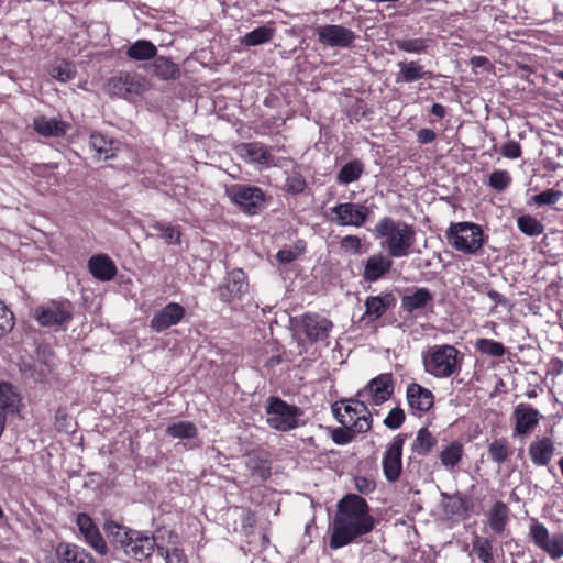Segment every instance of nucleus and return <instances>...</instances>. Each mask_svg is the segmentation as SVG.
Segmentation results:
<instances>
[{
    "instance_id": "obj_53",
    "label": "nucleus",
    "mask_w": 563,
    "mask_h": 563,
    "mask_svg": "<svg viewBox=\"0 0 563 563\" xmlns=\"http://www.w3.org/2000/svg\"><path fill=\"white\" fill-rule=\"evenodd\" d=\"M306 181L299 174H291L286 178L284 189L288 194L297 195L305 190Z\"/></svg>"
},
{
    "instance_id": "obj_14",
    "label": "nucleus",
    "mask_w": 563,
    "mask_h": 563,
    "mask_svg": "<svg viewBox=\"0 0 563 563\" xmlns=\"http://www.w3.org/2000/svg\"><path fill=\"white\" fill-rule=\"evenodd\" d=\"M394 393L391 374H380L371 379L368 384L356 394L357 398L365 399L368 404L379 406L387 401Z\"/></svg>"
},
{
    "instance_id": "obj_55",
    "label": "nucleus",
    "mask_w": 563,
    "mask_h": 563,
    "mask_svg": "<svg viewBox=\"0 0 563 563\" xmlns=\"http://www.w3.org/2000/svg\"><path fill=\"white\" fill-rule=\"evenodd\" d=\"M562 197V192L554 189H547L533 197V201L538 206L554 205Z\"/></svg>"
},
{
    "instance_id": "obj_48",
    "label": "nucleus",
    "mask_w": 563,
    "mask_h": 563,
    "mask_svg": "<svg viewBox=\"0 0 563 563\" xmlns=\"http://www.w3.org/2000/svg\"><path fill=\"white\" fill-rule=\"evenodd\" d=\"M488 455L492 461L500 464L508 457V448L505 439L493 441L488 448Z\"/></svg>"
},
{
    "instance_id": "obj_32",
    "label": "nucleus",
    "mask_w": 563,
    "mask_h": 563,
    "mask_svg": "<svg viewBox=\"0 0 563 563\" xmlns=\"http://www.w3.org/2000/svg\"><path fill=\"white\" fill-rule=\"evenodd\" d=\"M150 67L162 80L175 79L179 74L178 66L165 56L156 57Z\"/></svg>"
},
{
    "instance_id": "obj_30",
    "label": "nucleus",
    "mask_w": 563,
    "mask_h": 563,
    "mask_svg": "<svg viewBox=\"0 0 563 563\" xmlns=\"http://www.w3.org/2000/svg\"><path fill=\"white\" fill-rule=\"evenodd\" d=\"M394 44L398 49L405 53L422 55L428 53V49L431 47L432 40L424 37H405L395 40Z\"/></svg>"
},
{
    "instance_id": "obj_5",
    "label": "nucleus",
    "mask_w": 563,
    "mask_h": 563,
    "mask_svg": "<svg viewBox=\"0 0 563 563\" xmlns=\"http://www.w3.org/2000/svg\"><path fill=\"white\" fill-rule=\"evenodd\" d=\"M445 236L454 250L467 255L476 254L484 245L483 229L473 222L451 223Z\"/></svg>"
},
{
    "instance_id": "obj_58",
    "label": "nucleus",
    "mask_w": 563,
    "mask_h": 563,
    "mask_svg": "<svg viewBox=\"0 0 563 563\" xmlns=\"http://www.w3.org/2000/svg\"><path fill=\"white\" fill-rule=\"evenodd\" d=\"M354 482L356 489L362 494H368L375 489V483L366 477L357 476Z\"/></svg>"
},
{
    "instance_id": "obj_15",
    "label": "nucleus",
    "mask_w": 563,
    "mask_h": 563,
    "mask_svg": "<svg viewBox=\"0 0 563 563\" xmlns=\"http://www.w3.org/2000/svg\"><path fill=\"white\" fill-rule=\"evenodd\" d=\"M249 289L246 276L242 269H233L218 286V295L221 301L232 303L240 300Z\"/></svg>"
},
{
    "instance_id": "obj_44",
    "label": "nucleus",
    "mask_w": 563,
    "mask_h": 563,
    "mask_svg": "<svg viewBox=\"0 0 563 563\" xmlns=\"http://www.w3.org/2000/svg\"><path fill=\"white\" fill-rule=\"evenodd\" d=\"M363 165L358 161L349 162L339 172L336 179L341 184H350L360 178Z\"/></svg>"
},
{
    "instance_id": "obj_49",
    "label": "nucleus",
    "mask_w": 563,
    "mask_h": 563,
    "mask_svg": "<svg viewBox=\"0 0 563 563\" xmlns=\"http://www.w3.org/2000/svg\"><path fill=\"white\" fill-rule=\"evenodd\" d=\"M350 426V428L346 426L345 428H336L332 431L331 439L335 444L345 445L353 441L356 433H360L354 430L353 424Z\"/></svg>"
},
{
    "instance_id": "obj_29",
    "label": "nucleus",
    "mask_w": 563,
    "mask_h": 563,
    "mask_svg": "<svg viewBox=\"0 0 563 563\" xmlns=\"http://www.w3.org/2000/svg\"><path fill=\"white\" fill-rule=\"evenodd\" d=\"M433 300V296L427 288H418L412 294L405 295L401 298V308L404 311L412 313L416 310L426 308Z\"/></svg>"
},
{
    "instance_id": "obj_27",
    "label": "nucleus",
    "mask_w": 563,
    "mask_h": 563,
    "mask_svg": "<svg viewBox=\"0 0 563 563\" xmlns=\"http://www.w3.org/2000/svg\"><path fill=\"white\" fill-rule=\"evenodd\" d=\"M57 554L62 563H99L91 553L71 543H60L57 547Z\"/></svg>"
},
{
    "instance_id": "obj_7",
    "label": "nucleus",
    "mask_w": 563,
    "mask_h": 563,
    "mask_svg": "<svg viewBox=\"0 0 563 563\" xmlns=\"http://www.w3.org/2000/svg\"><path fill=\"white\" fill-rule=\"evenodd\" d=\"M33 317L40 325L58 329L73 318V305L69 300H51L33 310Z\"/></svg>"
},
{
    "instance_id": "obj_56",
    "label": "nucleus",
    "mask_w": 563,
    "mask_h": 563,
    "mask_svg": "<svg viewBox=\"0 0 563 563\" xmlns=\"http://www.w3.org/2000/svg\"><path fill=\"white\" fill-rule=\"evenodd\" d=\"M157 552L165 556L166 563H187V558L183 550L174 548L172 551L166 550L164 547L158 545Z\"/></svg>"
},
{
    "instance_id": "obj_33",
    "label": "nucleus",
    "mask_w": 563,
    "mask_h": 563,
    "mask_svg": "<svg viewBox=\"0 0 563 563\" xmlns=\"http://www.w3.org/2000/svg\"><path fill=\"white\" fill-rule=\"evenodd\" d=\"M113 143H85L82 152L88 154V158L99 163L112 158L114 154Z\"/></svg>"
},
{
    "instance_id": "obj_17",
    "label": "nucleus",
    "mask_w": 563,
    "mask_h": 563,
    "mask_svg": "<svg viewBox=\"0 0 563 563\" xmlns=\"http://www.w3.org/2000/svg\"><path fill=\"white\" fill-rule=\"evenodd\" d=\"M76 525L85 542L99 555H106L109 551L108 544L103 539L98 526L86 512L77 515Z\"/></svg>"
},
{
    "instance_id": "obj_3",
    "label": "nucleus",
    "mask_w": 563,
    "mask_h": 563,
    "mask_svg": "<svg viewBox=\"0 0 563 563\" xmlns=\"http://www.w3.org/2000/svg\"><path fill=\"white\" fill-rule=\"evenodd\" d=\"M373 235L380 240V247L395 258L408 256L416 243L415 228L391 217L379 219L373 229Z\"/></svg>"
},
{
    "instance_id": "obj_24",
    "label": "nucleus",
    "mask_w": 563,
    "mask_h": 563,
    "mask_svg": "<svg viewBox=\"0 0 563 563\" xmlns=\"http://www.w3.org/2000/svg\"><path fill=\"white\" fill-rule=\"evenodd\" d=\"M90 274L101 282H109L117 275V267L106 254H98L88 261Z\"/></svg>"
},
{
    "instance_id": "obj_35",
    "label": "nucleus",
    "mask_w": 563,
    "mask_h": 563,
    "mask_svg": "<svg viewBox=\"0 0 563 563\" xmlns=\"http://www.w3.org/2000/svg\"><path fill=\"white\" fill-rule=\"evenodd\" d=\"M508 508L503 501H496L490 511L488 523L490 529L496 533H501L507 522Z\"/></svg>"
},
{
    "instance_id": "obj_22",
    "label": "nucleus",
    "mask_w": 563,
    "mask_h": 563,
    "mask_svg": "<svg viewBox=\"0 0 563 563\" xmlns=\"http://www.w3.org/2000/svg\"><path fill=\"white\" fill-rule=\"evenodd\" d=\"M22 396L19 389L8 382H0V411L7 415L20 412Z\"/></svg>"
},
{
    "instance_id": "obj_63",
    "label": "nucleus",
    "mask_w": 563,
    "mask_h": 563,
    "mask_svg": "<svg viewBox=\"0 0 563 563\" xmlns=\"http://www.w3.org/2000/svg\"><path fill=\"white\" fill-rule=\"evenodd\" d=\"M445 112V108L440 103H434L431 108V113L438 118H443Z\"/></svg>"
},
{
    "instance_id": "obj_23",
    "label": "nucleus",
    "mask_w": 563,
    "mask_h": 563,
    "mask_svg": "<svg viewBox=\"0 0 563 563\" xmlns=\"http://www.w3.org/2000/svg\"><path fill=\"white\" fill-rule=\"evenodd\" d=\"M433 394L420 386L417 383H411L407 387V400L409 407L412 410H418L421 412L428 411L433 406Z\"/></svg>"
},
{
    "instance_id": "obj_38",
    "label": "nucleus",
    "mask_w": 563,
    "mask_h": 563,
    "mask_svg": "<svg viewBox=\"0 0 563 563\" xmlns=\"http://www.w3.org/2000/svg\"><path fill=\"white\" fill-rule=\"evenodd\" d=\"M274 36V30L268 26H258L246 33L241 43L245 46H256L269 42Z\"/></svg>"
},
{
    "instance_id": "obj_16",
    "label": "nucleus",
    "mask_w": 563,
    "mask_h": 563,
    "mask_svg": "<svg viewBox=\"0 0 563 563\" xmlns=\"http://www.w3.org/2000/svg\"><path fill=\"white\" fill-rule=\"evenodd\" d=\"M407 435L398 434L396 435L391 443L388 445L386 452L383 456V472L386 479L390 483L396 482L402 471V448L405 444Z\"/></svg>"
},
{
    "instance_id": "obj_34",
    "label": "nucleus",
    "mask_w": 563,
    "mask_h": 563,
    "mask_svg": "<svg viewBox=\"0 0 563 563\" xmlns=\"http://www.w3.org/2000/svg\"><path fill=\"white\" fill-rule=\"evenodd\" d=\"M240 153L254 163L269 164L273 162L272 154L260 146V143H242L240 146Z\"/></svg>"
},
{
    "instance_id": "obj_31",
    "label": "nucleus",
    "mask_w": 563,
    "mask_h": 563,
    "mask_svg": "<svg viewBox=\"0 0 563 563\" xmlns=\"http://www.w3.org/2000/svg\"><path fill=\"white\" fill-rule=\"evenodd\" d=\"M156 46L147 40H139L129 46L126 55L133 60H150L156 56Z\"/></svg>"
},
{
    "instance_id": "obj_13",
    "label": "nucleus",
    "mask_w": 563,
    "mask_h": 563,
    "mask_svg": "<svg viewBox=\"0 0 563 563\" xmlns=\"http://www.w3.org/2000/svg\"><path fill=\"white\" fill-rule=\"evenodd\" d=\"M320 44L330 47L347 48L353 45L356 34L340 24H323L314 29Z\"/></svg>"
},
{
    "instance_id": "obj_46",
    "label": "nucleus",
    "mask_w": 563,
    "mask_h": 563,
    "mask_svg": "<svg viewBox=\"0 0 563 563\" xmlns=\"http://www.w3.org/2000/svg\"><path fill=\"white\" fill-rule=\"evenodd\" d=\"M75 75V67L68 62H62L51 69V76L60 82H67L71 80Z\"/></svg>"
},
{
    "instance_id": "obj_28",
    "label": "nucleus",
    "mask_w": 563,
    "mask_h": 563,
    "mask_svg": "<svg viewBox=\"0 0 563 563\" xmlns=\"http://www.w3.org/2000/svg\"><path fill=\"white\" fill-rule=\"evenodd\" d=\"M395 297L388 292L380 296H369L365 301V314L375 321L380 318L389 308L395 306Z\"/></svg>"
},
{
    "instance_id": "obj_39",
    "label": "nucleus",
    "mask_w": 563,
    "mask_h": 563,
    "mask_svg": "<svg viewBox=\"0 0 563 563\" xmlns=\"http://www.w3.org/2000/svg\"><path fill=\"white\" fill-rule=\"evenodd\" d=\"M437 444L435 438L427 428H421L412 443V451L418 455H426Z\"/></svg>"
},
{
    "instance_id": "obj_11",
    "label": "nucleus",
    "mask_w": 563,
    "mask_h": 563,
    "mask_svg": "<svg viewBox=\"0 0 563 563\" xmlns=\"http://www.w3.org/2000/svg\"><path fill=\"white\" fill-rule=\"evenodd\" d=\"M295 322L311 343L325 340L333 328L332 321L313 312L296 318Z\"/></svg>"
},
{
    "instance_id": "obj_42",
    "label": "nucleus",
    "mask_w": 563,
    "mask_h": 563,
    "mask_svg": "<svg viewBox=\"0 0 563 563\" xmlns=\"http://www.w3.org/2000/svg\"><path fill=\"white\" fill-rule=\"evenodd\" d=\"M475 349L483 355L501 357L506 353V347L497 341L492 339H477L475 342Z\"/></svg>"
},
{
    "instance_id": "obj_37",
    "label": "nucleus",
    "mask_w": 563,
    "mask_h": 563,
    "mask_svg": "<svg viewBox=\"0 0 563 563\" xmlns=\"http://www.w3.org/2000/svg\"><path fill=\"white\" fill-rule=\"evenodd\" d=\"M462 455L463 446L455 441L441 451L440 461L445 468L453 470L460 463Z\"/></svg>"
},
{
    "instance_id": "obj_50",
    "label": "nucleus",
    "mask_w": 563,
    "mask_h": 563,
    "mask_svg": "<svg viewBox=\"0 0 563 563\" xmlns=\"http://www.w3.org/2000/svg\"><path fill=\"white\" fill-rule=\"evenodd\" d=\"M13 328V313L8 309V307L2 301H0V339L3 338L9 332H11Z\"/></svg>"
},
{
    "instance_id": "obj_21",
    "label": "nucleus",
    "mask_w": 563,
    "mask_h": 563,
    "mask_svg": "<svg viewBox=\"0 0 563 563\" xmlns=\"http://www.w3.org/2000/svg\"><path fill=\"white\" fill-rule=\"evenodd\" d=\"M554 451L555 446L553 441L548 437H543L536 438L529 444L528 454L534 465L547 466L551 462Z\"/></svg>"
},
{
    "instance_id": "obj_36",
    "label": "nucleus",
    "mask_w": 563,
    "mask_h": 563,
    "mask_svg": "<svg viewBox=\"0 0 563 563\" xmlns=\"http://www.w3.org/2000/svg\"><path fill=\"white\" fill-rule=\"evenodd\" d=\"M245 466L250 474L260 481H265L271 475V465L267 460H263L257 455H249Z\"/></svg>"
},
{
    "instance_id": "obj_64",
    "label": "nucleus",
    "mask_w": 563,
    "mask_h": 563,
    "mask_svg": "<svg viewBox=\"0 0 563 563\" xmlns=\"http://www.w3.org/2000/svg\"><path fill=\"white\" fill-rule=\"evenodd\" d=\"M471 62L474 66L479 67V66H483L487 62V58L484 56H475L472 58Z\"/></svg>"
},
{
    "instance_id": "obj_57",
    "label": "nucleus",
    "mask_w": 563,
    "mask_h": 563,
    "mask_svg": "<svg viewBox=\"0 0 563 563\" xmlns=\"http://www.w3.org/2000/svg\"><path fill=\"white\" fill-rule=\"evenodd\" d=\"M129 84V77H118L112 78L109 82L111 90L113 93L119 96H124L126 92L130 91L129 88H125V91L123 92L122 89Z\"/></svg>"
},
{
    "instance_id": "obj_25",
    "label": "nucleus",
    "mask_w": 563,
    "mask_h": 563,
    "mask_svg": "<svg viewBox=\"0 0 563 563\" xmlns=\"http://www.w3.org/2000/svg\"><path fill=\"white\" fill-rule=\"evenodd\" d=\"M68 124L57 118L37 117L33 121L34 130L44 137H60L68 130Z\"/></svg>"
},
{
    "instance_id": "obj_43",
    "label": "nucleus",
    "mask_w": 563,
    "mask_h": 563,
    "mask_svg": "<svg viewBox=\"0 0 563 563\" xmlns=\"http://www.w3.org/2000/svg\"><path fill=\"white\" fill-rule=\"evenodd\" d=\"M166 433L172 438L192 439L197 435V428L190 421H179L168 426Z\"/></svg>"
},
{
    "instance_id": "obj_8",
    "label": "nucleus",
    "mask_w": 563,
    "mask_h": 563,
    "mask_svg": "<svg viewBox=\"0 0 563 563\" xmlns=\"http://www.w3.org/2000/svg\"><path fill=\"white\" fill-rule=\"evenodd\" d=\"M329 219L340 227H363L371 216V209L360 202H340L329 209Z\"/></svg>"
},
{
    "instance_id": "obj_2",
    "label": "nucleus",
    "mask_w": 563,
    "mask_h": 563,
    "mask_svg": "<svg viewBox=\"0 0 563 563\" xmlns=\"http://www.w3.org/2000/svg\"><path fill=\"white\" fill-rule=\"evenodd\" d=\"M103 530L113 547L123 554L136 561L148 559L157 550L156 539L146 531L131 529L113 520H106Z\"/></svg>"
},
{
    "instance_id": "obj_19",
    "label": "nucleus",
    "mask_w": 563,
    "mask_h": 563,
    "mask_svg": "<svg viewBox=\"0 0 563 563\" xmlns=\"http://www.w3.org/2000/svg\"><path fill=\"white\" fill-rule=\"evenodd\" d=\"M542 415L539 410L528 404H519L515 407L511 419L515 422L514 434H529L541 420Z\"/></svg>"
},
{
    "instance_id": "obj_60",
    "label": "nucleus",
    "mask_w": 563,
    "mask_h": 563,
    "mask_svg": "<svg viewBox=\"0 0 563 563\" xmlns=\"http://www.w3.org/2000/svg\"><path fill=\"white\" fill-rule=\"evenodd\" d=\"M276 258L282 264H288L297 258V253L290 249H284L278 251Z\"/></svg>"
},
{
    "instance_id": "obj_18",
    "label": "nucleus",
    "mask_w": 563,
    "mask_h": 563,
    "mask_svg": "<svg viewBox=\"0 0 563 563\" xmlns=\"http://www.w3.org/2000/svg\"><path fill=\"white\" fill-rule=\"evenodd\" d=\"M185 313L186 310L181 305L170 302L153 314L150 327L155 332H163L178 324L184 319Z\"/></svg>"
},
{
    "instance_id": "obj_41",
    "label": "nucleus",
    "mask_w": 563,
    "mask_h": 563,
    "mask_svg": "<svg viewBox=\"0 0 563 563\" xmlns=\"http://www.w3.org/2000/svg\"><path fill=\"white\" fill-rule=\"evenodd\" d=\"M518 229L528 236H538L543 233L544 225L534 217L525 214L517 219Z\"/></svg>"
},
{
    "instance_id": "obj_9",
    "label": "nucleus",
    "mask_w": 563,
    "mask_h": 563,
    "mask_svg": "<svg viewBox=\"0 0 563 563\" xmlns=\"http://www.w3.org/2000/svg\"><path fill=\"white\" fill-rule=\"evenodd\" d=\"M365 399H350L344 406V413L340 408H333L338 421L344 427L353 424L354 430L367 432L372 428V417L367 409Z\"/></svg>"
},
{
    "instance_id": "obj_52",
    "label": "nucleus",
    "mask_w": 563,
    "mask_h": 563,
    "mask_svg": "<svg viewBox=\"0 0 563 563\" xmlns=\"http://www.w3.org/2000/svg\"><path fill=\"white\" fill-rule=\"evenodd\" d=\"M153 228L163 233L162 238L165 239L167 243H180V231L176 227L166 225L163 223H155Z\"/></svg>"
},
{
    "instance_id": "obj_12",
    "label": "nucleus",
    "mask_w": 563,
    "mask_h": 563,
    "mask_svg": "<svg viewBox=\"0 0 563 563\" xmlns=\"http://www.w3.org/2000/svg\"><path fill=\"white\" fill-rule=\"evenodd\" d=\"M232 201L247 214H257L264 207L265 194L258 187L236 185L231 189Z\"/></svg>"
},
{
    "instance_id": "obj_40",
    "label": "nucleus",
    "mask_w": 563,
    "mask_h": 563,
    "mask_svg": "<svg viewBox=\"0 0 563 563\" xmlns=\"http://www.w3.org/2000/svg\"><path fill=\"white\" fill-rule=\"evenodd\" d=\"M472 549L483 563H494L493 544L487 538L475 537L472 541Z\"/></svg>"
},
{
    "instance_id": "obj_10",
    "label": "nucleus",
    "mask_w": 563,
    "mask_h": 563,
    "mask_svg": "<svg viewBox=\"0 0 563 563\" xmlns=\"http://www.w3.org/2000/svg\"><path fill=\"white\" fill-rule=\"evenodd\" d=\"M529 536L532 542L552 560L563 558V532L551 534L543 523L534 521L529 527Z\"/></svg>"
},
{
    "instance_id": "obj_1",
    "label": "nucleus",
    "mask_w": 563,
    "mask_h": 563,
    "mask_svg": "<svg viewBox=\"0 0 563 563\" xmlns=\"http://www.w3.org/2000/svg\"><path fill=\"white\" fill-rule=\"evenodd\" d=\"M374 528L375 519L366 500L358 495L347 494L336 505L329 547L332 550L343 548Z\"/></svg>"
},
{
    "instance_id": "obj_47",
    "label": "nucleus",
    "mask_w": 563,
    "mask_h": 563,
    "mask_svg": "<svg viewBox=\"0 0 563 563\" xmlns=\"http://www.w3.org/2000/svg\"><path fill=\"white\" fill-rule=\"evenodd\" d=\"M340 249L351 255H360L363 253L362 239L357 235H345L339 242Z\"/></svg>"
},
{
    "instance_id": "obj_4",
    "label": "nucleus",
    "mask_w": 563,
    "mask_h": 563,
    "mask_svg": "<svg viewBox=\"0 0 563 563\" xmlns=\"http://www.w3.org/2000/svg\"><path fill=\"white\" fill-rule=\"evenodd\" d=\"M459 355V350L453 345H433L422 355L424 371L437 378H448L459 374L461 371Z\"/></svg>"
},
{
    "instance_id": "obj_51",
    "label": "nucleus",
    "mask_w": 563,
    "mask_h": 563,
    "mask_svg": "<svg viewBox=\"0 0 563 563\" xmlns=\"http://www.w3.org/2000/svg\"><path fill=\"white\" fill-rule=\"evenodd\" d=\"M511 183V177L507 170H495L489 176V186L497 191L505 190Z\"/></svg>"
},
{
    "instance_id": "obj_6",
    "label": "nucleus",
    "mask_w": 563,
    "mask_h": 563,
    "mask_svg": "<svg viewBox=\"0 0 563 563\" xmlns=\"http://www.w3.org/2000/svg\"><path fill=\"white\" fill-rule=\"evenodd\" d=\"M265 413L267 416L266 423L272 429L287 432L299 426L298 418L302 415V410L294 405L287 404L279 397L271 396L267 399Z\"/></svg>"
},
{
    "instance_id": "obj_45",
    "label": "nucleus",
    "mask_w": 563,
    "mask_h": 563,
    "mask_svg": "<svg viewBox=\"0 0 563 563\" xmlns=\"http://www.w3.org/2000/svg\"><path fill=\"white\" fill-rule=\"evenodd\" d=\"M441 496L444 500V508L448 514L460 515L461 512L466 511V503L459 494L449 495L446 493H442Z\"/></svg>"
},
{
    "instance_id": "obj_26",
    "label": "nucleus",
    "mask_w": 563,
    "mask_h": 563,
    "mask_svg": "<svg viewBox=\"0 0 563 563\" xmlns=\"http://www.w3.org/2000/svg\"><path fill=\"white\" fill-rule=\"evenodd\" d=\"M397 67L399 69L395 78L397 84H410L431 76V73L424 70L417 60L399 62Z\"/></svg>"
},
{
    "instance_id": "obj_59",
    "label": "nucleus",
    "mask_w": 563,
    "mask_h": 563,
    "mask_svg": "<svg viewBox=\"0 0 563 563\" xmlns=\"http://www.w3.org/2000/svg\"><path fill=\"white\" fill-rule=\"evenodd\" d=\"M501 154L507 158H517L521 154L519 143H504L501 146Z\"/></svg>"
},
{
    "instance_id": "obj_54",
    "label": "nucleus",
    "mask_w": 563,
    "mask_h": 563,
    "mask_svg": "<svg viewBox=\"0 0 563 563\" xmlns=\"http://www.w3.org/2000/svg\"><path fill=\"white\" fill-rule=\"evenodd\" d=\"M405 421V412L401 408L396 407L389 411L387 417L384 419V424L391 430H396L401 427Z\"/></svg>"
},
{
    "instance_id": "obj_62",
    "label": "nucleus",
    "mask_w": 563,
    "mask_h": 563,
    "mask_svg": "<svg viewBox=\"0 0 563 563\" xmlns=\"http://www.w3.org/2000/svg\"><path fill=\"white\" fill-rule=\"evenodd\" d=\"M419 141H433L435 137V134L433 131L423 129L420 130L418 133Z\"/></svg>"
},
{
    "instance_id": "obj_20",
    "label": "nucleus",
    "mask_w": 563,
    "mask_h": 563,
    "mask_svg": "<svg viewBox=\"0 0 563 563\" xmlns=\"http://www.w3.org/2000/svg\"><path fill=\"white\" fill-rule=\"evenodd\" d=\"M391 266V256L388 254L382 252L373 254L364 264L363 279L368 283H375L385 276L390 271Z\"/></svg>"
},
{
    "instance_id": "obj_61",
    "label": "nucleus",
    "mask_w": 563,
    "mask_h": 563,
    "mask_svg": "<svg viewBox=\"0 0 563 563\" xmlns=\"http://www.w3.org/2000/svg\"><path fill=\"white\" fill-rule=\"evenodd\" d=\"M487 296L496 305L505 303L506 302V299L504 298V296L501 294H499L498 291L494 290V289L488 290L487 291Z\"/></svg>"
}]
</instances>
